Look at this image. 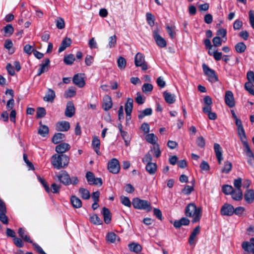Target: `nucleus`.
I'll use <instances>...</instances> for the list:
<instances>
[{"instance_id": "5701e85b", "label": "nucleus", "mask_w": 254, "mask_h": 254, "mask_svg": "<svg viewBox=\"0 0 254 254\" xmlns=\"http://www.w3.org/2000/svg\"><path fill=\"white\" fill-rule=\"evenodd\" d=\"M244 198L248 203H252L254 201V190L252 189L247 190L245 194Z\"/></svg>"}, {"instance_id": "4d7b16f0", "label": "nucleus", "mask_w": 254, "mask_h": 254, "mask_svg": "<svg viewBox=\"0 0 254 254\" xmlns=\"http://www.w3.org/2000/svg\"><path fill=\"white\" fill-rule=\"evenodd\" d=\"M56 26L59 29H63L65 27V23L63 18L58 17L55 21Z\"/></svg>"}, {"instance_id": "79ce46f5", "label": "nucleus", "mask_w": 254, "mask_h": 254, "mask_svg": "<svg viewBox=\"0 0 254 254\" xmlns=\"http://www.w3.org/2000/svg\"><path fill=\"white\" fill-rule=\"evenodd\" d=\"M81 197L84 199H88L90 197L89 191L86 189L81 188L79 189Z\"/></svg>"}, {"instance_id": "69168bd1", "label": "nucleus", "mask_w": 254, "mask_h": 254, "mask_svg": "<svg viewBox=\"0 0 254 254\" xmlns=\"http://www.w3.org/2000/svg\"><path fill=\"white\" fill-rule=\"evenodd\" d=\"M213 46L218 47L222 45V40L219 36H216L213 38L212 40Z\"/></svg>"}, {"instance_id": "09e8293b", "label": "nucleus", "mask_w": 254, "mask_h": 254, "mask_svg": "<svg viewBox=\"0 0 254 254\" xmlns=\"http://www.w3.org/2000/svg\"><path fill=\"white\" fill-rule=\"evenodd\" d=\"M90 220L92 223L95 225H101L102 224V220L96 214L90 216Z\"/></svg>"}, {"instance_id": "5fc2aeb1", "label": "nucleus", "mask_w": 254, "mask_h": 254, "mask_svg": "<svg viewBox=\"0 0 254 254\" xmlns=\"http://www.w3.org/2000/svg\"><path fill=\"white\" fill-rule=\"evenodd\" d=\"M245 88L250 94L254 95V83L246 82L245 84Z\"/></svg>"}, {"instance_id": "a18cd8bd", "label": "nucleus", "mask_w": 254, "mask_h": 254, "mask_svg": "<svg viewBox=\"0 0 254 254\" xmlns=\"http://www.w3.org/2000/svg\"><path fill=\"white\" fill-rule=\"evenodd\" d=\"M117 64L118 67L122 70L125 68L126 66V59L123 57H120L117 60Z\"/></svg>"}, {"instance_id": "e2e57ef3", "label": "nucleus", "mask_w": 254, "mask_h": 254, "mask_svg": "<svg viewBox=\"0 0 254 254\" xmlns=\"http://www.w3.org/2000/svg\"><path fill=\"white\" fill-rule=\"evenodd\" d=\"M145 98L143 97L140 92L137 93L135 101L138 104L141 105L143 104L145 102Z\"/></svg>"}, {"instance_id": "6e6552de", "label": "nucleus", "mask_w": 254, "mask_h": 254, "mask_svg": "<svg viewBox=\"0 0 254 254\" xmlns=\"http://www.w3.org/2000/svg\"><path fill=\"white\" fill-rule=\"evenodd\" d=\"M58 180L65 186L71 184V180L67 173L64 171L57 176Z\"/></svg>"}, {"instance_id": "c9c22d12", "label": "nucleus", "mask_w": 254, "mask_h": 254, "mask_svg": "<svg viewBox=\"0 0 254 254\" xmlns=\"http://www.w3.org/2000/svg\"><path fill=\"white\" fill-rule=\"evenodd\" d=\"M145 139L146 141L154 145L157 144L156 142L158 140L157 137L154 133H149L146 135Z\"/></svg>"}, {"instance_id": "052dcab7", "label": "nucleus", "mask_w": 254, "mask_h": 254, "mask_svg": "<svg viewBox=\"0 0 254 254\" xmlns=\"http://www.w3.org/2000/svg\"><path fill=\"white\" fill-rule=\"evenodd\" d=\"M153 85L151 84L144 83L142 87V90L143 92L147 93L151 92L153 90Z\"/></svg>"}, {"instance_id": "a211bd4d", "label": "nucleus", "mask_w": 254, "mask_h": 254, "mask_svg": "<svg viewBox=\"0 0 254 254\" xmlns=\"http://www.w3.org/2000/svg\"><path fill=\"white\" fill-rule=\"evenodd\" d=\"M75 114V108L72 102L69 101L67 103L65 111V116L71 118Z\"/></svg>"}, {"instance_id": "a878e982", "label": "nucleus", "mask_w": 254, "mask_h": 254, "mask_svg": "<svg viewBox=\"0 0 254 254\" xmlns=\"http://www.w3.org/2000/svg\"><path fill=\"white\" fill-rule=\"evenodd\" d=\"M163 96L165 101L169 104L174 103L176 101L175 95L166 91L164 92Z\"/></svg>"}, {"instance_id": "f257e3e1", "label": "nucleus", "mask_w": 254, "mask_h": 254, "mask_svg": "<svg viewBox=\"0 0 254 254\" xmlns=\"http://www.w3.org/2000/svg\"><path fill=\"white\" fill-rule=\"evenodd\" d=\"M185 215L190 217L193 218L192 223L200 221L201 217V208L197 207L193 203H190L185 208Z\"/></svg>"}, {"instance_id": "f8f14e48", "label": "nucleus", "mask_w": 254, "mask_h": 254, "mask_svg": "<svg viewBox=\"0 0 254 254\" xmlns=\"http://www.w3.org/2000/svg\"><path fill=\"white\" fill-rule=\"evenodd\" d=\"M204 106L202 108V111L205 114H207L211 111L212 101L209 96H206L203 98Z\"/></svg>"}, {"instance_id": "72a5a7b5", "label": "nucleus", "mask_w": 254, "mask_h": 254, "mask_svg": "<svg viewBox=\"0 0 254 254\" xmlns=\"http://www.w3.org/2000/svg\"><path fill=\"white\" fill-rule=\"evenodd\" d=\"M65 138V135L62 133H57L52 138V141L54 144H58L63 140Z\"/></svg>"}, {"instance_id": "864d4df0", "label": "nucleus", "mask_w": 254, "mask_h": 254, "mask_svg": "<svg viewBox=\"0 0 254 254\" xmlns=\"http://www.w3.org/2000/svg\"><path fill=\"white\" fill-rule=\"evenodd\" d=\"M237 130H238V135L240 137V138L241 141L243 142L247 141L244 127H243L241 128H237Z\"/></svg>"}, {"instance_id": "4468645a", "label": "nucleus", "mask_w": 254, "mask_h": 254, "mask_svg": "<svg viewBox=\"0 0 254 254\" xmlns=\"http://www.w3.org/2000/svg\"><path fill=\"white\" fill-rule=\"evenodd\" d=\"M73 83L80 88L83 87L85 82L81 74H76L72 79Z\"/></svg>"}, {"instance_id": "412c9836", "label": "nucleus", "mask_w": 254, "mask_h": 254, "mask_svg": "<svg viewBox=\"0 0 254 254\" xmlns=\"http://www.w3.org/2000/svg\"><path fill=\"white\" fill-rule=\"evenodd\" d=\"M101 213L103 215L105 223L106 224H109L111 221L112 218V215L110 210L108 208L104 207L102 209Z\"/></svg>"}, {"instance_id": "37998d69", "label": "nucleus", "mask_w": 254, "mask_h": 254, "mask_svg": "<svg viewBox=\"0 0 254 254\" xmlns=\"http://www.w3.org/2000/svg\"><path fill=\"white\" fill-rule=\"evenodd\" d=\"M76 91L74 87H70L66 91H65L64 97L65 98H68L74 97L76 95Z\"/></svg>"}, {"instance_id": "6e6d98bb", "label": "nucleus", "mask_w": 254, "mask_h": 254, "mask_svg": "<svg viewBox=\"0 0 254 254\" xmlns=\"http://www.w3.org/2000/svg\"><path fill=\"white\" fill-rule=\"evenodd\" d=\"M152 154L150 153V151H148L147 153H146L144 157L142 159V161L144 164H147L148 163H152Z\"/></svg>"}, {"instance_id": "c03bdc74", "label": "nucleus", "mask_w": 254, "mask_h": 254, "mask_svg": "<svg viewBox=\"0 0 254 254\" xmlns=\"http://www.w3.org/2000/svg\"><path fill=\"white\" fill-rule=\"evenodd\" d=\"M4 34L5 36H11L13 32L14 28L11 24H7L3 28Z\"/></svg>"}, {"instance_id": "1a4fd4ad", "label": "nucleus", "mask_w": 254, "mask_h": 254, "mask_svg": "<svg viewBox=\"0 0 254 254\" xmlns=\"http://www.w3.org/2000/svg\"><path fill=\"white\" fill-rule=\"evenodd\" d=\"M243 249L246 252L254 253V238L250 239V242L245 241L242 244Z\"/></svg>"}, {"instance_id": "9b49d317", "label": "nucleus", "mask_w": 254, "mask_h": 254, "mask_svg": "<svg viewBox=\"0 0 254 254\" xmlns=\"http://www.w3.org/2000/svg\"><path fill=\"white\" fill-rule=\"evenodd\" d=\"M224 100L226 104L230 108L235 106V102L233 94L231 91H227L226 92Z\"/></svg>"}, {"instance_id": "de8ad7c7", "label": "nucleus", "mask_w": 254, "mask_h": 254, "mask_svg": "<svg viewBox=\"0 0 254 254\" xmlns=\"http://www.w3.org/2000/svg\"><path fill=\"white\" fill-rule=\"evenodd\" d=\"M146 17L148 24L151 27L153 26L155 20L154 16L151 13L147 12L146 14Z\"/></svg>"}, {"instance_id": "c756f323", "label": "nucleus", "mask_w": 254, "mask_h": 254, "mask_svg": "<svg viewBox=\"0 0 254 254\" xmlns=\"http://www.w3.org/2000/svg\"><path fill=\"white\" fill-rule=\"evenodd\" d=\"M157 164L155 163H150L146 165L145 169L146 171L151 175L155 174L157 171Z\"/></svg>"}, {"instance_id": "dca6fc26", "label": "nucleus", "mask_w": 254, "mask_h": 254, "mask_svg": "<svg viewBox=\"0 0 254 254\" xmlns=\"http://www.w3.org/2000/svg\"><path fill=\"white\" fill-rule=\"evenodd\" d=\"M56 127L58 131H66L70 128V124L66 121L59 122L57 123Z\"/></svg>"}, {"instance_id": "39448f33", "label": "nucleus", "mask_w": 254, "mask_h": 254, "mask_svg": "<svg viewBox=\"0 0 254 254\" xmlns=\"http://www.w3.org/2000/svg\"><path fill=\"white\" fill-rule=\"evenodd\" d=\"M86 178L88 183L90 185H95L97 186H101L103 182L102 179L100 178H95L94 174L88 171L86 174Z\"/></svg>"}, {"instance_id": "680f3d73", "label": "nucleus", "mask_w": 254, "mask_h": 254, "mask_svg": "<svg viewBox=\"0 0 254 254\" xmlns=\"http://www.w3.org/2000/svg\"><path fill=\"white\" fill-rule=\"evenodd\" d=\"M242 143L245 148V151L246 152L247 156H252V155H253L254 154L252 152V150H251V148L248 144L247 141L243 142Z\"/></svg>"}, {"instance_id": "f704fd0d", "label": "nucleus", "mask_w": 254, "mask_h": 254, "mask_svg": "<svg viewBox=\"0 0 254 254\" xmlns=\"http://www.w3.org/2000/svg\"><path fill=\"white\" fill-rule=\"evenodd\" d=\"M231 195L233 199L239 201L243 198L242 191L241 190H233V191L231 193Z\"/></svg>"}, {"instance_id": "13d9d810", "label": "nucleus", "mask_w": 254, "mask_h": 254, "mask_svg": "<svg viewBox=\"0 0 254 254\" xmlns=\"http://www.w3.org/2000/svg\"><path fill=\"white\" fill-rule=\"evenodd\" d=\"M46 114V111L44 108L39 107L37 109L36 113L37 118H42L44 117Z\"/></svg>"}, {"instance_id": "f3484780", "label": "nucleus", "mask_w": 254, "mask_h": 254, "mask_svg": "<svg viewBox=\"0 0 254 254\" xmlns=\"http://www.w3.org/2000/svg\"><path fill=\"white\" fill-rule=\"evenodd\" d=\"M214 150L216 154V157L218 160V162L219 164H221V161L223 158L222 157V150L220 145L218 143H214Z\"/></svg>"}, {"instance_id": "0eeeda50", "label": "nucleus", "mask_w": 254, "mask_h": 254, "mask_svg": "<svg viewBox=\"0 0 254 254\" xmlns=\"http://www.w3.org/2000/svg\"><path fill=\"white\" fill-rule=\"evenodd\" d=\"M153 37L158 47L160 48H165L166 47V41L160 35L158 29L153 31Z\"/></svg>"}, {"instance_id": "393cba45", "label": "nucleus", "mask_w": 254, "mask_h": 254, "mask_svg": "<svg viewBox=\"0 0 254 254\" xmlns=\"http://www.w3.org/2000/svg\"><path fill=\"white\" fill-rule=\"evenodd\" d=\"M71 44V40L70 38L66 37L63 39L62 41L61 44L59 48L58 52L59 53H61L64 51L67 47H68L70 46Z\"/></svg>"}, {"instance_id": "ddd939ff", "label": "nucleus", "mask_w": 254, "mask_h": 254, "mask_svg": "<svg viewBox=\"0 0 254 254\" xmlns=\"http://www.w3.org/2000/svg\"><path fill=\"white\" fill-rule=\"evenodd\" d=\"M50 61L49 59H45L41 64H40V67L37 74V76L41 75L42 73L47 71L50 65Z\"/></svg>"}, {"instance_id": "2eb2a0df", "label": "nucleus", "mask_w": 254, "mask_h": 254, "mask_svg": "<svg viewBox=\"0 0 254 254\" xmlns=\"http://www.w3.org/2000/svg\"><path fill=\"white\" fill-rule=\"evenodd\" d=\"M70 148V145L65 142L61 143L56 147V152L61 154L69 150Z\"/></svg>"}, {"instance_id": "49530a36", "label": "nucleus", "mask_w": 254, "mask_h": 254, "mask_svg": "<svg viewBox=\"0 0 254 254\" xmlns=\"http://www.w3.org/2000/svg\"><path fill=\"white\" fill-rule=\"evenodd\" d=\"M49 133V128L45 125H41L39 128L38 133L43 137H45Z\"/></svg>"}, {"instance_id": "bf43d9fd", "label": "nucleus", "mask_w": 254, "mask_h": 254, "mask_svg": "<svg viewBox=\"0 0 254 254\" xmlns=\"http://www.w3.org/2000/svg\"><path fill=\"white\" fill-rule=\"evenodd\" d=\"M233 190L234 189L231 186L224 185L222 187V191L225 194H231Z\"/></svg>"}, {"instance_id": "6ab92c4d", "label": "nucleus", "mask_w": 254, "mask_h": 254, "mask_svg": "<svg viewBox=\"0 0 254 254\" xmlns=\"http://www.w3.org/2000/svg\"><path fill=\"white\" fill-rule=\"evenodd\" d=\"M18 234L24 241L32 244L33 241L25 230L22 228H19L18 230Z\"/></svg>"}, {"instance_id": "338daca9", "label": "nucleus", "mask_w": 254, "mask_h": 254, "mask_svg": "<svg viewBox=\"0 0 254 254\" xmlns=\"http://www.w3.org/2000/svg\"><path fill=\"white\" fill-rule=\"evenodd\" d=\"M250 23L254 29V10H250L249 12Z\"/></svg>"}, {"instance_id": "cd10ccee", "label": "nucleus", "mask_w": 254, "mask_h": 254, "mask_svg": "<svg viewBox=\"0 0 254 254\" xmlns=\"http://www.w3.org/2000/svg\"><path fill=\"white\" fill-rule=\"evenodd\" d=\"M6 207L0 208V221L4 224L8 223V219L6 216Z\"/></svg>"}, {"instance_id": "9d476101", "label": "nucleus", "mask_w": 254, "mask_h": 254, "mask_svg": "<svg viewBox=\"0 0 254 254\" xmlns=\"http://www.w3.org/2000/svg\"><path fill=\"white\" fill-rule=\"evenodd\" d=\"M221 214L224 216H232L234 214V208L229 204H224L221 209Z\"/></svg>"}, {"instance_id": "774afa93", "label": "nucleus", "mask_w": 254, "mask_h": 254, "mask_svg": "<svg viewBox=\"0 0 254 254\" xmlns=\"http://www.w3.org/2000/svg\"><path fill=\"white\" fill-rule=\"evenodd\" d=\"M247 82L254 83V72L253 71H249L247 74Z\"/></svg>"}, {"instance_id": "aec40b11", "label": "nucleus", "mask_w": 254, "mask_h": 254, "mask_svg": "<svg viewBox=\"0 0 254 254\" xmlns=\"http://www.w3.org/2000/svg\"><path fill=\"white\" fill-rule=\"evenodd\" d=\"M133 101L132 98H128L127 99V102L125 106V112L127 117L131 115L133 108Z\"/></svg>"}, {"instance_id": "c85d7f7f", "label": "nucleus", "mask_w": 254, "mask_h": 254, "mask_svg": "<svg viewBox=\"0 0 254 254\" xmlns=\"http://www.w3.org/2000/svg\"><path fill=\"white\" fill-rule=\"evenodd\" d=\"M92 145L97 154L98 155H101L100 152V141L97 137H94L93 138L92 141Z\"/></svg>"}, {"instance_id": "7c9ffc66", "label": "nucleus", "mask_w": 254, "mask_h": 254, "mask_svg": "<svg viewBox=\"0 0 254 254\" xmlns=\"http://www.w3.org/2000/svg\"><path fill=\"white\" fill-rule=\"evenodd\" d=\"M129 250L135 253H138L142 251V247L137 243H131L128 245Z\"/></svg>"}, {"instance_id": "e433bc0d", "label": "nucleus", "mask_w": 254, "mask_h": 254, "mask_svg": "<svg viewBox=\"0 0 254 254\" xmlns=\"http://www.w3.org/2000/svg\"><path fill=\"white\" fill-rule=\"evenodd\" d=\"M152 113V110L151 108H146L143 111L139 112L138 118L139 119H142L145 116H150Z\"/></svg>"}, {"instance_id": "7ed1b4c3", "label": "nucleus", "mask_w": 254, "mask_h": 254, "mask_svg": "<svg viewBox=\"0 0 254 254\" xmlns=\"http://www.w3.org/2000/svg\"><path fill=\"white\" fill-rule=\"evenodd\" d=\"M132 204L135 209L145 210L147 212H150L152 210L150 203L146 200L135 198L132 200Z\"/></svg>"}, {"instance_id": "b1692460", "label": "nucleus", "mask_w": 254, "mask_h": 254, "mask_svg": "<svg viewBox=\"0 0 254 254\" xmlns=\"http://www.w3.org/2000/svg\"><path fill=\"white\" fill-rule=\"evenodd\" d=\"M112 107V101L111 97L106 96L103 98L102 108L105 111L109 110Z\"/></svg>"}, {"instance_id": "ea45409f", "label": "nucleus", "mask_w": 254, "mask_h": 254, "mask_svg": "<svg viewBox=\"0 0 254 254\" xmlns=\"http://www.w3.org/2000/svg\"><path fill=\"white\" fill-rule=\"evenodd\" d=\"M235 48L237 53L241 54L245 51L247 47L244 42H239L235 45Z\"/></svg>"}, {"instance_id": "0e129e2a", "label": "nucleus", "mask_w": 254, "mask_h": 254, "mask_svg": "<svg viewBox=\"0 0 254 254\" xmlns=\"http://www.w3.org/2000/svg\"><path fill=\"white\" fill-rule=\"evenodd\" d=\"M193 187L187 185L182 190V192L185 195H189L193 190Z\"/></svg>"}, {"instance_id": "58836bf2", "label": "nucleus", "mask_w": 254, "mask_h": 254, "mask_svg": "<svg viewBox=\"0 0 254 254\" xmlns=\"http://www.w3.org/2000/svg\"><path fill=\"white\" fill-rule=\"evenodd\" d=\"M117 238L118 240L120 241L119 237L113 232L108 233L106 235V240L111 243H115Z\"/></svg>"}, {"instance_id": "3c124183", "label": "nucleus", "mask_w": 254, "mask_h": 254, "mask_svg": "<svg viewBox=\"0 0 254 254\" xmlns=\"http://www.w3.org/2000/svg\"><path fill=\"white\" fill-rule=\"evenodd\" d=\"M75 61L74 56L72 54H69L64 57V61L65 64L68 65L72 64Z\"/></svg>"}, {"instance_id": "20e7f679", "label": "nucleus", "mask_w": 254, "mask_h": 254, "mask_svg": "<svg viewBox=\"0 0 254 254\" xmlns=\"http://www.w3.org/2000/svg\"><path fill=\"white\" fill-rule=\"evenodd\" d=\"M202 66L204 73L207 76L209 82L214 83L218 81V78L213 69L209 68L205 64H203Z\"/></svg>"}, {"instance_id": "2f4dec72", "label": "nucleus", "mask_w": 254, "mask_h": 254, "mask_svg": "<svg viewBox=\"0 0 254 254\" xmlns=\"http://www.w3.org/2000/svg\"><path fill=\"white\" fill-rule=\"evenodd\" d=\"M70 202L72 206L75 208H79L82 206L81 200L75 195L71 197Z\"/></svg>"}, {"instance_id": "bb28decb", "label": "nucleus", "mask_w": 254, "mask_h": 254, "mask_svg": "<svg viewBox=\"0 0 254 254\" xmlns=\"http://www.w3.org/2000/svg\"><path fill=\"white\" fill-rule=\"evenodd\" d=\"M56 97L54 91L49 89L43 99L46 102H53Z\"/></svg>"}, {"instance_id": "603ef678", "label": "nucleus", "mask_w": 254, "mask_h": 254, "mask_svg": "<svg viewBox=\"0 0 254 254\" xmlns=\"http://www.w3.org/2000/svg\"><path fill=\"white\" fill-rule=\"evenodd\" d=\"M117 44V36L114 35L109 37L108 47L109 48H113L116 47Z\"/></svg>"}, {"instance_id": "f03ea898", "label": "nucleus", "mask_w": 254, "mask_h": 254, "mask_svg": "<svg viewBox=\"0 0 254 254\" xmlns=\"http://www.w3.org/2000/svg\"><path fill=\"white\" fill-rule=\"evenodd\" d=\"M69 157L65 154H55L52 157L51 163L55 168L60 169L67 166Z\"/></svg>"}, {"instance_id": "8fccbe9b", "label": "nucleus", "mask_w": 254, "mask_h": 254, "mask_svg": "<svg viewBox=\"0 0 254 254\" xmlns=\"http://www.w3.org/2000/svg\"><path fill=\"white\" fill-rule=\"evenodd\" d=\"M232 167V163L228 161H226L224 162V166L222 169L221 172L227 174L231 170Z\"/></svg>"}, {"instance_id": "4be33fe9", "label": "nucleus", "mask_w": 254, "mask_h": 254, "mask_svg": "<svg viewBox=\"0 0 254 254\" xmlns=\"http://www.w3.org/2000/svg\"><path fill=\"white\" fill-rule=\"evenodd\" d=\"M200 226H196L191 233L189 239V243L190 245H192L194 244V240L196 236L200 232Z\"/></svg>"}, {"instance_id": "4c0bfd02", "label": "nucleus", "mask_w": 254, "mask_h": 254, "mask_svg": "<svg viewBox=\"0 0 254 254\" xmlns=\"http://www.w3.org/2000/svg\"><path fill=\"white\" fill-rule=\"evenodd\" d=\"M149 151H150V153L153 154L156 158L159 157L161 154L159 145L158 144L154 145Z\"/></svg>"}, {"instance_id": "a19ab883", "label": "nucleus", "mask_w": 254, "mask_h": 254, "mask_svg": "<svg viewBox=\"0 0 254 254\" xmlns=\"http://www.w3.org/2000/svg\"><path fill=\"white\" fill-rule=\"evenodd\" d=\"M167 31L171 39H174L176 37V27L175 26H170L168 25L166 27Z\"/></svg>"}, {"instance_id": "473e14b6", "label": "nucleus", "mask_w": 254, "mask_h": 254, "mask_svg": "<svg viewBox=\"0 0 254 254\" xmlns=\"http://www.w3.org/2000/svg\"><path fill=\"white\" fill-rule=\"evenodd\" d=\"M145 63V59L143 55L140 53H138L135 56L134 64L136 66L138 67L141 65V64Z\"/></svg>"}, {"instance_id": "423d86ee", "label": "nucleus", "mask_w": 254, "mask_h": 254, "mask_svg": "<svg viewBox=\"0 0 254 254\" xmlns=\"http://www.w3.org/2000/svg\"><path fill=\"white\" fill-rule=\"evenodd\" d=\"M108 169L110 172L113 174H117L119 172L120 166L118 159H112L108 164Z\"/></svg>"}]
</instances>
